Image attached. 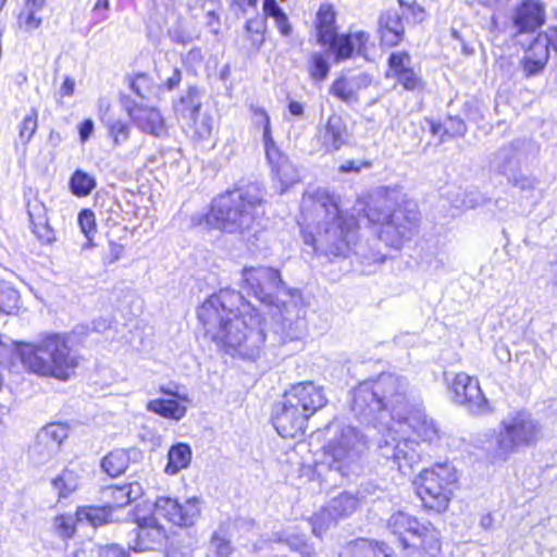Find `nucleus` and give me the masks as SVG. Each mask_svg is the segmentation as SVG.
<instances>
[{"instance_id":"79ce46f5","label":"nucleus","mask_w":557,"mask_h":557,"mask_svg":"<svg viewBox=\"0 0 557 557\" xmlns=\"http://www.w3.org/2000/svg\"><path fill=\"white\" fill-rule=\"evenodd\" d=\"M38 127V110L33 108L30 112L24 116L18 125V138L23 145H27L35 135Z\"/></svg>"},{"instance_id":"9d476101","label":"nucleus","mask_w":557,"mask_h":557,"mask_svg":"<svg viewBox=\"0 0 557 557\" xmlns=\"http://www.w3.org/2000/svg\"><path fill=\"white\" fill-rule=\"evenodd\" d=\"M449 395L454 403L466 406L472 413L485 414L492 411L479 383L465 372L454 376Z\"/></svg>"},{"instance_id":"bb28decb","label":"nucleus","mask_w":557,"mask_h":557,"mask_svg":"<svg viewBox=\"0 0 557 557\" xmlns=\"http://www.w3.org/2000/svg\"><path fill=\"white\" fill-rule=\"evenodd\" d=\"M422 525L416 518L403 511L392 515L388 520V528L394 534L399 535V540L405 546L409 545L406 535L409 534L416 537L421 532Z\"/></svg>"},{"instance_id":"f03ea898","label":"nucleus","mask_w":557,"mask_h":557,"mask_svg":"<svg viewBox=\"0 0 557 557\" xmlns=\"http://www.w3.org/2000/svg\"><path fill=\"white\" fill-rule=\"evenodd\" d=\"M205 335L227 354L256 359L265 342L260 312L235 289L224 288L198 308Z\"/></svg>"},{"instance_id":"680f3d73","label":"nucleus","mask_w":557,"mask_h":557,"mask_svg":"<svg viewBox=\"0 0 557 557\" xmlns=\"http://www.w3.org/2000/svg\"><path fill=\"white\" fill-rule=\"evenodd\" d=\"M262 10L265 16L276 18L285 13L277 4L276 0H263Z\"/></svg>"},{"instance_id":"dca6fc26","label":"nucleus","mask_w":557,"mask_h":557,"mask_svg":"<svg viewBox=\"0 0 557 557\" xmlns=\"http://www.w3.org/2000/svg\"><path fill=\"white\" fill-rule=\"evenodd\" d=\"M123 107L137 127L154 137H163L168 134L165 121L159 110L143 104H137L126 99Z\"/></svg>"},{"instance_id":"4be33fe9","label":"nucleus","mask_w":557,"mask_h":557,"mask_svg":"<svg viewBox=\"0 0 557 557\" xmlns=\"http://www.w3.org/2000/svg\"><path fill=\"white\" fill-rule=\"evenodd\" d=\"M457 482V471L449 463H438L431 469L422 470L413 484L428 487L426 485H436L445 487Z\"/></svg>"},{"instance_id":"2eb2a0df","label":"nucleus","mask_w":557,"mask_h":557,"mask_svg":"<svg viewBox=\"0 0 557 557\" xmlns=\"http://www.w3.org/2000/svg\"><path fill=\"white\" fill-rule=\"evenodd\" d=\"M133 533L134 540L129 542V547L135 552L158 549L166 540L164 528L159 524L153 516L138 518Z\"/></svg>"},{"instance_id":"a18cd8bd","label":"nucleus","mask_w":557,"mask_h":557,"mask_svg":"<svg viewBox=\"0 0 557 557\" xmlns=\"http://www.w3.org/2000/svg\"><path fill=\"white\" fill-rule=\"evenodd\" d=\"M78 224L81 226L82 233L88 240L87 247H91L92 237L96 233V218L92 211L83 210L78 214Z\"/></svg>"},{"instance_id":"473e14b6","label":"nucleus","mask_w":557,"mask_h":557,"mask_svg":"<svg viewBox=\"0 0 557 557\" xmlns=\"http://www.w3.org/2000/svg\"><path fill=\"white\" fill-rule=\"evenodd\" d=\"M318 40L326 45L336 35L335 12L330 3L321 4L317 14Z\"/></svg>"},{"instance_id":"2f4dec72","label":"nucleus","mask_w":557,"mask_h":557,"mask_svg":"<svg viewBox=\"0 0 557 557\" xmlns=\"http://www.w3.org/2000/svg\"><path fill=\"white\" fill-rule=\"evenodd\" d=\"M201 99L196 87H190L175 106V113L183 124H190L191 119L198 115Z\"/></svg>"},{"instance_id":"c03bdc74","label":"nucleus","mask_w":557,"mask_h":557,"mask_svg":"<svg viewBox=\"0 0 557 557\" xmlns=\"http://www.w3.org/2000/svg\"><path fill=\"white\" fill-rule=\"evenodd\" d=\"M29 216L33 225V233L40 242L50 244L55 240L54 231L48 224V221L45 216H39L38 221L34 220L32 212H29Z\"/></svg>"},{"instance_id":"aec40b11","label":"nucleus","mask_w":557,"mask_h":557,"mask_svg":"<svg viewBox=\"0 0 557 557\" xmlns=\"http://www.w3.org/2000/svg\"><path fill=\"white\" fill-rule=\"evenodd\" d=\"M69 436V428L62 423H50L44 426L37 434L36 450L45 447L44 458H38L39 462H47L51 459L61 447V444Z\"/></svg>"},{"instance_id":"412c9836","label":"nucleus","mask_w":557,"mask_h":557,"mask_svg":"<svg viewBox=\"0 0 557 557\" xmlns=\"http://www.w3.org/2000/svg\"><path fill=\"white\" fill-rule=\"evenodd\" d=\"M371 84V77L368 74L360 73L350 77L342 76L331 86V94L345 102L357 101V95Z\"/></svg>"},{"instance_id":"603ef678","label":"nucleus","mask_w":557,"mask_h":557,"mask_svg":"<svg viewBox=\"0 0 557 557\" xmlns=\"http://www.w3.org/2000/svg\"><path fill=\"white\" fill-rule=\"evenodd\" d=\"M497 168L503 173H506L508 170L512 169L516 165V151L515 149L509 147L502 148L497 154Z\"/></svg>"},{"instance_id":"6e6d98bb","label":"nucleus","mask_w":557,"mask_h":557,"mask_svg":"<svg viewBox=\"0 0 557 557\" xmlns=\"http://www.w3.org/2000/svg\"><path fill=\"white\" fill-rule=\"evenodd\" d=\"M329 507L322 509L320 512L315 513L311 519L312 531L315 535H321L323 531L329 529L330 527H325V523L329 522Z\"/></svg>"},{"instance_id":"a19ab883","label":"nucleus","mask_w":557,"mask_h":557,"mask_svg":"<svg viewBox=\"0 0 557 557\" xmlns=\"http://www.w3.org/2000/svg\"><path fill=\"white\" fill-rule=\"evenodd\" d=\"M184 126L188 127L194 137L206 139L211 136L214 123L212 116L207 114L200 115L198 113L195 119H191L190 124H184Z\"/></svg>"},{"instance_id":"1a4fd4ad","label":"nucleus","mask_w":557,"mask_h":557,"mask_svg":"<svg viewBox=\"0 0 557 557\" xmlns=\"http://www.w3.org/2000/svg\"><path fill=\"white\" fill-rule=\"evenodd\" d=\"M242 276L243 287L264 305H274V294L283 289L281 274L273 268H244Z\"/></svg>"},{"instance_id":"b1692460","label":"nucleus","mask_w":557,"mask_h":557,"mask_svg":"<svg viewBox=\"0 0 557 557\" xmlns=\"http://www.w3.org/2000/svg\"><path fill=\"white\" fill-rule=\"evenodd\" d=\"M338 557H392V553L384 544L379 546L367 539H358L346 543Z\"/></svg>"},{"instance_id":"0e129e2a","label":"nucleus","mask_w":557,"mask_h":557,"mask_svg":"<svg viewBox=\"0 0 557 557\" xmlns=\"http://www.w3.org/2000/svg\"><path fill=\"white\" fill-rule=\"evenodd\" d=\"M160 392L164 395L178 398L183 403H191L187 393H181L177 386H161Z\"/></svg>"},{"instance_id":"5fc2aeb1","label":"nucleus","mask_w":557,"mask_h":557,"mask_svg":"<svg viewBox=\"0 0 557 557\" xmlns=\"http://www.w3.org/2000/svg\"><path fill=\"white\" fill-rule=\"evenodd\" d=\"M399 84L407 90H416L422 88V81L419 75L410 67L409 70L396 76Z\"/></svg>"},{"instance_id":"6ab92c4d","label":"nucleus","mask_w":557,"mask_h":557,"mask_svg":"<svg viewBox=\"0 0 557 557\" xmlns=\"http://www.w3.org/2000/svg\"><path fill=\"white\" fill-rule=\"evenodd\" d=\"M369 39L370 35L368 33L358 30L342 36L334 35V39L326 42V45H330L335 53L336 61H342L350 58L354 51L363 55L367 52Z\"/></svg>"},{"instance_id":"7ed1b4c3","label":"nucleus","mask_w":557,"mask_h":557,"mask_svg":"<svg viewBox=\"0 0 557 557\" xmlns=\"http://www.w3.org/2000/svg\"><path fill=\"white\" fill-rule=\"evenodd\" d=\"M298 224L304 243L314 251L347 256L357 245V220L341 211L334 196L325 189L304 194Z\"/></svg>"},{"instance_id":"c756f323","label":"nucleus","mask_w":557,"mask_h":557,"mask_svg":"<svg viewBox=\"0 0 557 557\" xmlns=\"http://www.w3.org/2000/svg\"><path fill=\"white\" fill-rule=\"evenodd\" d=\"M178 398L153 399L147 404V410L157 413L165 419L180 421L187 412V405Z\"/></svg>"},{"instance_id":"20e7f679","label":"nucleus","mask_w":557,"mask_h":557,"mask_svg":"<svg viewBox=\"0 0 557 557\" xmlns=\"http://www.w3.org/2000/svg\"><path fill=\"white\" fill-rule=\"evenodd\" d=\"M364 214L373 224H380L379 239L399 249L410 239L420 219L418 206L398 189L380 188L371 197Z\"/></svg>"},{"instance_id":"f3484780","label":"nucleus","mask_w":557,"mask_h":557,"mask_svg":"<svg viewBox=\"0 0 557 557\" xmlns=\"http://www.w3.org/2000/svg\"><path fill=\"white\" fill-rule=\"evenodd\" d=\"M317 140L326 152L339 150L349 140L347 125L342 116L332 114L326 123L318 128Z\"/></svg>"},{"instance_id":"052dcab7","label":"nucleus","mask_w":557,"mask_h":557,"mask_svg":"<svg viewBox=\"0 0 557 557\" xmlns=\"http://www.w3.org/2000/svg\"><path fill=\"white\" fill-rule=\"evenodd\" d=\"M512 184L520 189L530 190L536 187L537 182L532 176L520 174L513 178Z\"/></svg>"},{"instance_id":"a211bd4d","label":"nucleus","mask_w":557,"mask_h":557,"mask_svg":"<svg viewBox=\"0 0 557 557\" xmlns=\"http://www.w3.org/2000/svg\"><path fill=\"white\" fill-rule=\"evenodd\" d=\"M511 20L518 32H534L545 22V5L537 0H524L516 7Z\"/></svg>"},{"instance_id":"ea45409f","label":"nucleus","mask_w":557,"mask_h":557,"mask_svg":"<svg viewBox=\"0 0 557 557\" xmlns=\"http://www.w3.org/2000/svg\"><path fill=\"white\" fill-rule=\"evenodd\" d=\"M20 307L18 292L5 282H0V311L5 314H14Z\"/></svg>"},{"instance_id":"5701e85b","label":"nucleus","mask_w":557,"mask_h":557,"mask_svg":"<svg viewBox=\"0 0 557 557\" xmlns=\"http://www.w3.org/2000/svg\"><path fill=\"white\" fill-rule=\"evenodd\" d=\"M382 44L388 47L397 46L404 38L405 26L401 15L396 10H387L380 17Z\"/></svg>"},{"instance_id":"423d86ee","label":"nucleus","mask_w":557,"mask_h":557,"mask_svg":"<svg viewBox=\"0 0 557 557\" xmlns=\"http://www.w3.org/2000/svg\"><path fill=\"white\" fill-rule=\"evenodd\" d=\"M262 198L263 194L256 185L227 191L213 200L206 222L226 233L245 234L255 225L256 210Z\"/></svg>"},{"instance_id":"39448f33","label":"nucleus","mask_w":557,"mask_h":557,"mask_svg":"<svg viewBox=\"0 0 557 557\" xmlns=\"http://www.w3.org/2000/svg\"><path fill=\"white\" fill-rule=\"evenodd\" d=\"M17 354L29 372L62 382L69 381L79 366V357L60 334L49 335L34 344L21 343Z\"/></svg>"},{"instance_id":"864d4df0","label":"nucleus","mask_w":557,"mask_h":557,"mask_svg":"<svg viewBox=\"0 0 557 557\" xmlns=\"http://www.w3.org/2000/svg\"><path fill=\"white\" fill-rule=\"evenodd\" d=\"M131 88L143 99L148 98L152 92L150 78L146 74L136 75L131 83Z\"/></svg>"},{"instance_id":"c9c22d12","label":"nucleus","mask_w":557,"mask_h":557,"mask_svg":"<svg viewBox=\"0 0 557 557\" xmlns=\"http://www.w3.org/2000/svg\"><path fill=\"white\" fill-rule=\"evenodd\" d=\"M191 448L186 443H177L173 445L168 453V463L165 473L173 475L178 471L186 469L191 461Z\"/></svg>"},{"instance_id":"cd10ccee","label":"nucleus","mask_w":557,"mask_h":557,"mask_svg":"<svg viewBox=\"0 0 557 557\" xmlns=\"http://www.w3.org/2000/svg\"><path fill=\"white\" fill-rule=\"evenodd\" d=\"M421 540V549H413L408 557H437L441 552L440 531L432 524H423L421 532L416 536Z\"/></svg>"},{"instance_id":"774afa93","label":"nucleus","mask_w":557,"mask_h":557,"mask_svg":"<svg viewBox=\"0 0 557 557\" xmlns=\"http://www.w3.org/2000/svg\"><path fill=\"white\" fill-rule=\"evenodd\" d=\"M74 90H75V81L72 77H66L60 87L59 96L61 98L71 97L74 94Z\"/></svg>"},{"instance_id":"7c9ffc66","label":"nucleus","mask_w":557,"mask_h":557,"mask_svg":"<svg viewBox=\"0 0 557 557\" xmlns=\"http://www.w3.org/2000/svg\"><path fill=\"white\" fill-rule=\"evenodd\" d=\"M45 0H25L24 7L17 15V25L21 29L30 33L40 27L42 18L40 13Z\"/></svg>"},{"instance_id":"49530a36","label":"nucleus","mask_w":557,"mask_h":557,"mask_svg":"<svg viewBox=\"0 0 557 557\" xmlns=\"http://www.w3.org/2000/svg\"><path fill=\"white\" fill-rule=\"evenodd\" d=\"M196 4L199 5L206 12L207 25L213 34H218L220 30V17L215 11V3L212 0H195Z\"/></svg>"},{"instance_id":"72a5a7b5","label":"nucleus","mask_w":557,"mask_h":557,"mask_svg":"<svg viewBox=\"0 0 557 557\" xmlns=\"http://www.w3.org/2000/svg\"><path fill=\"white\" fill-rule=\"evenodd\" d=\"M268 161L272 166V172L281 183V193H284L289 186L299 181L297 169L282 153H278V158H275V160Z\"/></svg>"},{"instance_id":"de8ad7c7","label":"nucleus","mask_w":557,"mask_h":557,"mask_svg":"<svg viewBox=\"0 0 557 557\" xmlns=\"http://www.w3.org/2000/svg\"><path fill=\"white\" fill-rule=\"evenodd\" d=\"M389 71L394 76L411 67V58L407 52L392 53L388 59Z\"/></svg>"},{"instance_id":"37998d69","label":"nucleus","mask_w":557,"mask_h":557,"mask_svg":"<svg viewBox=\"0 0 557 557\" xmlns=\"http://www.w3.org/2000/svg\"><path fill=\"white\" fill-rule=\"evenodd\" d=\"M259 113L261 114V122L263 128L262 138L267 159L275 160V158H278V153H281V151L276 147L274 139L272 137L270 116L268 115L267 111H260Z\"/></svg>"},{"instance_id":"4c0bfd02","label":"nucleus","mask_w":557,"mask_h":557,"mask_svg":"<svg viewBox=\"0 0 557 557\" xmlns=\"http://www.w3.org/2000/svg\"><path fill=\"white\" fill-rule=\"evenodd\" d=\"M97 186L94 175L76 170L70 180V189L77 197L88 196Z\"/></svg>"},{"instance_id":"8fccbe9b","label":"nucleus","mask_w":557,"mask_h":557,"mask_svg":"<svg viewBox=\"0 0 557 557\" xmlns=\"http://www.w3.org/2000/svg\"><path fill=\"white\" fill-rule=\"evenodd\" d=\"M110 137L115 146H121L129 138V126L120 120L108 125Z\"/></svg>"},{"instance_id":"6e6552de","label":"nucleus","mask_w":557,"mask_h":557,"mask_svg":"<svg viewBox=\"0 0 557 557\" xmlns=\"http://www.w3.org/2000/svg\"><path fill=\"white\" fill-rule=\"evenodd\" d=\"M327 433L330 437L324 449L337 462L349 465L357 460L366 448L362 434L351 425L332 422L327 426Z\"/></svg>"},{"instance_id":"69168bd1","label":"nucleus","mask_w":557,"mask_h":557,"mask_svg":"<svg viewBox=\"0 0 557 557\" xmlns=\"http://www.w3.org/2000/svg\"><path fill=\"white\" fill-rule=\"evenodd\" d=\"M203 54L200 48H191L184 57V61L189 65H198L201 63Z\"/></svg>"},{"instance_id":"09e8293b","label":"nucleus","mask_w":557,"mask_h":557,"mask_svg":"<svg viewBox=\"0 0 557 557\" xmlns=\"http://www.w3.org/2000/svg\"><path fill=\"white\" fill-rule=\"evenodd\" d=\"M309 72L313 79L323 81L330 72V65L320 53H314L311 57Z\"/></svg>"},{"instance_id":"13d9d810","label":"nucleus","mask_w":557,"mask_h":557,"mask_svg":"<svg viewBox=\"0 0 557 557\" xmlns=\"http://www.w3.org/2000/svg\"><path fill=\"white\" fill-rule=\"evenodd\" d=\"M372 166V162L369 160L354 161L347 160L339 166V172L348 173L355 172L359 173L362 169H370Z\"/></svg>"},{"instance_id":"e433bc0d","label":"nucleus","mask_w":557,"mask_h":557,"mask_svg":"<svg viewBox=\"0 0 557 557\" xmlns=\"http://www.w3.org/2000/svg\"><path fill=\"white\" fill-rule=\"evenodd\" d=\"M168 36L171 41L185 46L198 39L200 33L188 22L180 20L175 25L169 28Z\"/></svg>"},{"instance_id":"58836bf2","label":"nucleus","mask_w":557,"mask_h":557,"mask_svg":"<svg viewBox=\"0 0 557 557\" xmlns=\"http://www.w3.org/2000/svg\"><path fill=\"white\" fill-rule=\"evenodd\" d=\"M111 506L104 507H85L77 510V520H87L92 527L97 528L111 521Z\"/></svg>"},{"instance_id":"ddd939ff","label":"nucleus","mask_w":557,"mask_h":557,"mask_svg":"<svg viewBox=\"0 0 557 557\" xmlns=\"http://www.w3.org/2000/svg\"><path fill=\"white\" fill-rule=\"evenodd\" d=\"M549 46L557 50V29H553L550 35L540 33L529 46L520 61L525 78L536 76L545 69L549 59Z\"/></svg>"},{"instance_id":"3c124183","label":"nucleus","mask_w":557,"mask_h":557,"mask_svg":"<svg viewBox=\"0 0 557 557\" xmlns=\"http://www.w3.org/2000/svg\"><path fill=\"white\" fill-rule=\"evenodd\" d=\"M53 524L57 534L62 539H70L75 533V519L72 516H59Z\"/></svg>"},{"instance_id":"0eeeda50","label":"nucleus","mask_w":557,"mask_h":557,"mask_svg":"<svg viewBox=\"0 0 557 557\" xmlns=\"http://www.w3.org/2000/svg\"><path fill=\"white\" fill-rule=\"evenodd\" d=\"M537 432L527 412H516L502 421L495 442L485 449L493 461H506L520 446L532 444Z\"/></svg>"},{"instance_id":"a878e982","label":"nucleus","mask_w":557,"mask_h":557,"mask_svg":"<svg viewBox=\"0 0 557 557\" xmlns=\"http://www.w3.org/2000/svg\"><path fill=\"white\" fill-rule=\"evenodd\" d=\"M138 451L136 449L117 448L110 451L102 458L101 467L103 471L111 478H116L123 474L129 466L133 458L136 457Z\"/></svg>"},{"instance_id":"f257e3e1","label":"nucleus","mask_w":557,"mask_h":557,"mask_svg":"<svg viewBox=\"0 0 557 557\" xmlns=\"http://www.w3.org/2000/svg\"><path fill=\"white\" fill-rule=\"evenodd\" d=\"M352 410L366 419L376 417L387 426L380 455L407 474L420 460V443L433 444L443 432L419 403H410L406 379L382 373L360 383L352 395Z\"/></svg>"},{"instance_id":"393cba45","label":"nucleus","mask_w":557,"mask_h":557,"mask_svg":"<svg viewBox=\"0 0 557 557\" xmlns=\"http://www.w3.org/2000/svg\"><path fill=\"white\" fill-rule=\"evenodd\" d=\"M231 529L232 523L230 521L222 522L218 527L211 535L207 557H228L233 553Z\"/></svg>"},{"instance_id":"338daca9","label":"nucleus","mask_w":557,"mask_h":557,"mask_svg":"<svg viewBox=\"0 0 557 557\" xmlns=\"http://www.w3.org/2000/svg\"><path fill=\"white\" fill-rule=\"evenodd\" d=\"M276 27L283 36H289L292 34V25L289 24L286 13L274 18Z\"/></svg>"},{"instance_id":"bf43d9fd","label":"nucleus","mask_w":557,"mask_h":557,"mask_svg":"<svg viewBox=\"0 0 557 557\" xmlns=\"http://www.w3.org/2000/svg\"><path fill=\"white\" fill-rule=\"evenodd\" d=\"M98 557H127V553L117 545L99 547Z\"/></svg>"},{"instance_id":"f8f14e48","label":"nucleus","mask_w":557,"mask_h":557,"mask_svg":"<svg viewBox=\"0 0 557 557\" xmlns=\"http://www.w3.org/2000/svg\"><path fill=\"white\" fill-rule=\"evenodd\" d=\"M310 418L288 400L283 399L275 405L272 413V422L282 437H296L304 434Z\"/></svg>"},{"instance_id":"4d7b16f0","label":"nucleus","mask_w":557,"mask_h":557,"mask_svg":"<svg viewBox=\"0 0 557 557\" xmlns=\"http://www.w3.org/2000/svg\"><path fill=\"white\" fill-rule=\"evenodd\" d=\"M55 487H72L77 484V475L71 470H64L52 481Z\"/></svg>"},{"instance_id":"4468645a","label":"nucleus","mask_w":557,"mask_h":557,"mask_svg":"<svg viewBox=\"0 0 557 557\" xmlns=\"http://www.w3.org/2000/svg\"><path fill=\"white\" fill-rule=\"evenodd\" d=\"M284 396L309 418L327 404L323 388L310 381L292 385Z\"/></svg>"},{"instance_id":"f704fd0d","label":"nucleus","mask_w":557,"mask_h":557,"mask_svg":"<svg viewBox=\"0 0 557 557\" xmlns=\"http://www.w3.org/2000/svg\"><path fill=\"white\" fill-rule=\"evenodd\" d=\"M416 496L425 510L443 512L447 509L451 497L450 490H417Z\"/></svg>"},{"instance_id":"c85d7f7f","label":"nucleus","mask_w":557,"mask_h":557,"mask_svg":"<svg viewBox=\"0 0 557 557\" xmlns=\"http://www.w3.org/2000/svg\"><path fill=\"white\" fill-rule=\"evenodd\" d=\"M358 504L359 499L354 493L348 491L341 492L339 495L334 497L327 505L330 519L329 522L325 523V527H331L337 519L352 513Z\"/></svg>"},{"instance_id":"e2e57ef3","label":"nucleus","mask_w":557,"mask_h":557,"mask_svg":"<svg viewBox=\"0 0 557 557\" xmlns=\"http://www.w3.org/2000/svg\"><path fill=\"white\" fill-rule=\"evenodd\" d=\"M258 0H230V7L233 10L246 13L249 9H255Z\"/></svg>"},{"instance_id":"9b49d317","label":"nucleus","mask_w":557,"mask_h":557,"mask_svg":"<svg viewBox=\"0 0 557 557\" xmlns=\"http://www.w3.org/2000/svg\"><path fill=\"white\" fill-rule=\"evenodd\" d=\"M154 513L180 527L193 525L200 515L198 497L187 498L184 503L170 497H159L154 503Z\"/></svg>"}]
</instances>
